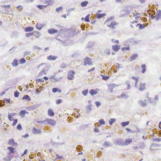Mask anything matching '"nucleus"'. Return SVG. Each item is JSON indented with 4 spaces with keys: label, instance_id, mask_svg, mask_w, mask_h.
<instances>
[{
    "label": "nucleus",
    "instance_id": "nucleus-51",
    "mask_svg": "<svg viewBox=\"0 0 161 161\" xmlns=\"http://www.w3.org/2000/svg\"><path fill=\"white\" fill-rule=\"evenodd\" d=\"M63 9V8L62 7H58V8H56V11L58 12H59L60 11V10H62Z\"/></svg>",
    "mask_w": 161,
    "mask_h": 161
},
{
    "label": "nucleus",
    "instance_id": "nucleus-36",
    "mask_svg": "<svg viewBox=\"0 0 161 161\" xmlns=\"http://www.w3.org/2000/svg\"><path fill=\"white\" fill-rule=\"evenodd\" d=\"M98 123H99L100 125H105V121L103 119H101L99 120L98 121Z\"/></svg>",
    "mask_w": 161,
    "mask_h": 161
},
{
    "label": "nucleus",
    "instance_id": "nucleus-41",
    "mask_svg": "<svg viewBox=\"0 0 161 161\" xmlns=\"http://www.w3.org/2000/svg\"><path fill=\"white\" fill-rule=\"evenodd\" d=\"M46 2L48 3V5H47L48 6L49 5H52L54 2V1L53 0H49L48 1H46Z\"/></svg>",
    "mask_w": 161,
    "mask_h": 161
},
{
    "label": "nucleus",
    "instance_id": "nucleus-23",
    "mask_svg": "<svg viewBox=\"0 0 161 161\" xmlns=\"http://www.w3.org/2000/svg\"><path fill=\"white\" fill-rule=\"evenodd\" d=\"M89 93L92 96H93L94 95L97 94V91L95 90H94L93 89H92L90 90V91L89 92Z\"/></svg>",
    "mask_w": 161,
    "mask_h": 161
},
{
    "label": "nucleus",
    "instance_id": "nucleus-64",
    "mask_svg": "<svg viewBox=\"0 0 161 161\" xmlns=\"http://www.w3.org/2000/svg\"><path fill=\"white\" fill-rule=\"evenodd\" d=\"M8 118L10 120H12V116L10 114H9L8 115Z\"/></svg>",
    "mask_w": 161,
    "mask_h": 161
},
{
    "label": "nucleus",
    "instance_id": "nucleus-13",
    "mask_svg": "<svg viewBox=\"0 0 161 161\" xmlns=\"http://www.w3.org/2000/svg\"><path fill=\"white\" fill-rule=\"evenodd\" d=\"M50 79L53 82H55V81H58L61 80L62 79V77H60L59 78H55L54 76H51L50 78Z\"/></svg>",
    "mask_w": 161,
    "mask_h": 161
},
{
    "label": "nucleus",
    "instance_id": "nucleus-9",
    "mask_svg": "<svg viewBox=\"0 0 161 161\" xmlns=\"http://www.w3.org/2000/svg\"><path fill=\"white\" fill-rule=\"evenodd\" d=\"M45 25V24H42L40 23H38L36 25V28L39 30H41Z\"/></svg>",
    "mask_w": 161,
    "mask_h": 161
},
{
    "label": "nucleus",
    "instance_id": "nucleus-4",
    "mask_svg": "<svg viewBox=\"0 0 161 161\" xmlns=\"http://www.w3.org/2000/svg\"><path fill=\"white\" fill-rule=\"evenodd\" d=\"M152 19H155L156 20L161 19V10H159L157 11L156 15L154 16H151Z\"/></svg>",
    "mask_w": 161,
    "mask_h": 161
},
{
    "label": "nucleus",
    "instance_id": "nucleus-58",
    "mask_svg": "<svg viewBox=\"0 0 161 161\" xmlns=\"http://www.w3.org/2000/svg\"><path fill=\"white\" fill-rule=\"evenodd\" d=\"M132 78L133 79L135 80V81H138L139 78H137V77H136L135 76H133V77H132Z\"/></svg>",
    "mask_w": 161,
    "mask_h": 161
},
{
    "label": "nucleus",
    "instance_id": "nucleus-11",
    "mask_svg": "<svg viewBox=\"0 0 161 161\" xmlns=\"http://www.w3.org/2000/svg\"><path fill=\"white\" fill-rule=\"evenodd\" d=\"M146 84L145 83H141L140 84V86H139V90L140 91H142L146 89Z\"/></svg>",
    "mask_w": 161,
    "mask_h": 161
},
{
    "label": "nucleus",
    "instance_id": "nucleus-40",
    "mask_svg": "<svg viewBox=\"0 0 161 161\" xmlns=\"http://www.w3.org/2000/svg\"><path fill=\"white\" fill-rule=\"evenodd\" d=\"M19 61L20 62V64H24L26 62V60L24 58H22L21 59L19 60Z\"/></svg>",
    "mask_w": 161,
    "mask_h": 161
},
{
    "label": "nucleus",
    "instance_id": "nucleus-60",
    "mask_svg": "<svg viewBox=\"0 0 161 161\" xmlns=\"http://www.w3.org/2000/svg\"><path fill=\"white\" fill-rule=\"evenodd\" d=\"M58 89L56 88H54L52 89V91L53 93H55L57 92Z\"/></svg>",
    "mask_w": 161,
    "mask_h": 161
},
{
    "label": "nucleus",
    "instance_id": "nucleus-26",
    "mask_svg": "<svg viewBox=\"0 0 161 161\" xmlns=\"http://www.w3.org/2000/svg\"><path fill=\"white\" fill-rule=\"evenodd\" d=\"M8 144L10 145H14L15 144H17L14 142V140L13 139H10L9 140L8 142Z\"/></svg>",
    "mask_w": 161,
    "mask_h": 161
},
{
    "label": "nucleus",
    "instance_id": "nucleus-54",
    "mask_svg": "<svg viewBox=\"0 0 161 161\" xmlns=\"http://www.w3.org/2000/svg\"><path fill=\"white\" fill-rule=\"evenodd\" d=\"M111 41L115 43H119V41L118 40H115L114 39H112L111 40Z\"/></svg>",
    "mask_w": 161,
    "mask_h": 161
},
{
    "label": "nucleus",
    "instance_id": "nucleus-63",
    "mask_svg": "<svg viewBox=\"0 0 161 161\" xmlns=\"http://www.w3.org/2000/svg\"><path fill=\"white\" fill-rule=\"evenodd\" d=\"M126 130L128 131H129L130 133H133L135 131H131L128 128H126Z\"/></svg>",
    "mask_w": 161,
    "mask_h": 161
},
{
    "label": "nucleus",
    "instance_id": "nucleus-27",
    "mask_svg": "<svg viewBox=\"0 0 161 161\" xmlns=\"http://www.w3.org/2000/svg\"><path fill=\"white\" fill-rule=\"evenodd\" d=\"M116 120L114 118H110L109 119V123L110 125H112V124L114 123Z\"/></svg>",
    "mask_w": 161,
    "mask_h": 161
},
{
    "label": "nucleus",
    "instance_id": "nucleus-39",
    "mask_svg": "<svg viewBox=\"0 0 161 161\" xmlns=\"http://www.w3.org/2000/svg\"><path fill=\"white\" fill-rule=\"evenodd\" d=\"M94 44V42H89L87 46L88 47H92Z\"/></svg>",
    "mask_w": 161,
    "mask_h": 161
},
{
    "label": "nucleus",
    "instance_id": "nucleus-12",
    "mask_svg": "<svg viewBox=\"0 0 161 161\" xmlns=\"http://www.w3.org/2000/svg\"><path fill=\"white\" fill-rule=\"evenodd\" d=\"M112 49L115 52H117L120 48V46L118 45H115L112 47Z\"/></svg>",
    "mask_w": 161,
    "mask_h": 161
},
{
    "label": "nucleus",
    "instance_id": "nucleus-29",
    "mask_svg": "<svg viewBox=\"0 0 161 161\" xmlns=\"http://www.w3.org/2000/svg\"><path fill=\"white\" fill-rule=\"evenodd\" d=\"M130 81L128 80H126L125 82V84L127 85V89L129 90L130 89Z\"/></svg>",
    "mask_w": 161,
    "mask_h": 161
},
{
    "label": "nucleus",
    "instance_id": "nucleus-43",
    "mask_svg": "<svg viewBox=\"0 0 161 161\" xmlns=\"http://www.w3.org/2000/svg\"><path fill=\"white\" fill-rule=\"evenodd\" d=\"M114 19V17H111L110 18V19H108L106 21V22L107 23H110V22H111V20H113Z\"/></svg>",
    "mask_w": 161,
    "mask_h": 161
},
{
    "label": "nucleus",
    "instance_id": "nucleus-1",
    "mask_svg": "<svg viewBox=\"0 0 161 161\" xmlns=\"http://www.w3.org/2000/svg\"><path fill=\"white\" fill-rule=\"evenodd\" d=\"M39 123H43L44 124H49L52 126H54L56 124V121L52 119H46L44 121H39Z\"/></svg>",
    "mask_w": 161,
    "mask_h": 161
},
{
    "label": "nucleus",
    "instance_id": "nucleus-17",
    "mask_svg": "<svg viewBox=\"0 0 161 161\" xmlns=\"http://www.w3.org/2000/svg\"><path fill=\"white\" fill-rule=\"evenodd\" d=\"M41 130L39 129H36L35 127L33 128L32 133L33 134H36L41 133Z\"/></svg>",
    "mask_w": 161,
    "mask_h": 161
},
{
    "label": "nucleus",
    "instance_id": "nucleus-44",
    "mask_svg": "<svg viewBox=\"0 0 161 161\" xmlns=\"http://www.w3.org/2000/svg\"><path fill=\"white\" fill-rule=\"evenodd\" d=\"M8 149L9 150V151L12 153H13L14 152V148H12L11 147H8Z\"/></svg>",
    "mask_w": 161,
    "mask_h": 161
},
{
    "label": "nucleus",
    "instance_id": "nucleus-24",
    "mask_svg": "<svg viewBox=\"0 0 161 161\" xmlns=\"http://www.w3.org/2000/svg\"><path fill=\"white\" fill-rule=\"evenodd\" d=\"M104 145L106 147H108L111 146L112 144L111 143L109 142L105 141L104 143Z\"/></svg>",
    "mask_w": 161,
    "mask_h": 161
},
{
    "label": "nucleus",
    "instance_id": "nucleus-15",
    "mask_svg": "<svg viewBox=\"0 0 161 161\" xmlns=\"http://www.w3.org/2000/svg\"><path fill=\"white\" fill-rule=\"evenodd\" d=\"M47 71L44 68H43L42 70L41 71L39 74L40 76H42L43 75H45L47 74Z\"/></svg>",
    "mask_w": 161,
    "mask_h": 161
},
{
    "label": "nucleus",
    "instance_id": "nucleus-25",
    "mask_svg": "<svg viewBox=\"0 0 161 161\" xmlns=\"http://www.w3.org/2000/svg\"><path fill=\"white\" fill-rule=\"evenodd\" d=\"M142 68V73H144L146 70V66L145 64H142L141 65Z\"/></svg>",
    "mask_w": 161,
    "mask_h": 161
},
{
    "label": "nucleus",
    "instance_id": "nucleus-6",
    "mask_svg": "<svg viewBox=\"0 0 161 161\" xmlns=\"http://www.w3.org/2000/svg\"><path fill=\"white\" fill-rule=\"evenodd\" d=\"M75 74V72L73 70H71L68 72L67 76L68 79L70 80H73L74 78V75Z\"/></svg>",
    "mask_w": 161,
    "mask_h": 161
},
{
    "label": "nucleus",
    "instance_id": "nucleus-2",
    "mask_svg": "<svg viewBox=\"0 0 161 161\" xmlns=\"http://www.w3.org/2000/svg\"><path fill=\"white\" fill-rule=\"evenodd\" d=\"M114 143L115 145H118L119 146H124L125 145V142L124 140L120 139H115L114 141Z\"/></svg>",
    "mask_w": 161,
    "mask_h": 161
},
{
    "label": "nucleus",
    "instance_id": "nucleus-50",
    "mask_svg": "<svg viewBox=\"0 0 161 161\" xmlns=\"http://www.w3.org/2000/svg\"><path fill=\"white\" fill-rule=\"evenodd\" d=\"M22 127L21 125L20 124H19L17 126V129L19 130H20L22 129Z\"/></svg>",
    "mask_w": 161,
    "mask_h": 161
},
{
    "label": "nucleus",
    "instance_id": "nucleus-3",
    "mask_svg": "<svg viewBox=\"0 0 161 161\" xmlns=\"http://www.w3.org/2000/svg\"><path fill=\"white\" fill-rule=\"evenodd\" d=\"M1 7L5 8L4 10L3 11H2V12L3 14H8L9 12V9L10 7V5H1Z\"/></svg>",
    "mask_w": 161,
    "mask_h": 161
},
{
    "label": "nucleus",
    "instance_id": "nucleus-33",
    "mask_svg": "<svg viewBox=\"0 0 161 161\" xmlns=\"http://www.w3.org/2000/svg\"><path fill=\"white\" fill-rule=\"evenodd\" d=\"M23 99H26L28 100V101H30L31 100V99L30 97H29V96L28 95H25L23 96L22 97Z\"/></svg>",
    "mask_w": 161,
    "mask_h": 161
},
{
    "label": "nucleus",
    "instance_id": "nucleus-38",
    "mask_svg": "<svg viewBox=\"0 0 161 161\" xmlns=\"http://www.w3.org/2000/svg\"><path fill=\"white\" fill-rule=\"evenodd\" d=\"M88 90L86 89V90H84L82 92V94L85 96H86L87 95V93H88Z\"/></svg>",
    "mask_w": 161,
    "mask_h": 161
},
{
    "label": "nucleus",
    "instance_id": "nucleus-21",
    "mask_svg": "<svg viewBox=\"0 0 161 161\" xmlns=\"http://www.w3.org/2000/svg\"><path fill=\"white\" fill-rule=\"evenodd\" d=\"M92 110L91 106L89 105H88L86 107V113H89Z\"/></svg>",
    "mask_w": 161,
    "mask_h": 161
},
{
    "label": "nucleus",
    "instance_id": "nucleus-59",
    "mask_svg": "<svg viewBox=\"0 0 161 161\" xmlns=\"http://www.w3.org/2000/svg\"><path fill=\"white\" fill-rule=\"evenodd\" d=\"M17 122H18L17 119H15L14 120L13 123V125L14 126L15 125H16V124L17 123Z\"/></svg>",
    "mask_w": 161,
    "mask_h": 161
},
{
    "label": "nucleus",
    "instance_id": "nucleus-56",
    "mask_svg": "<svg viewBox=\"0 0 161 161\" xmlns=\"http://www.w3.org/2000/svg\"><path fill=\"white\" fill-rule=\"evenodd\" d=\"M32 35L33 33H27L26 34L25 36L27 37H29L31 36H32Z\"/></svg>",
    "mask_w": 161,
    "mask_h": 161
},
{
    "label": "nucleus",
    "instance_id": "nucleus-47",
    "mask_svg": "<svg viewBox=\"0 0 161 161\" xmlns=\"http://www.w3.org/2000/svg\"><path fill=\"white\" fill-rule=\"evenodd\" d=\"M129 49H130V47L129 46H128L126 47H122L121 48V50L123 51H124L126 50H129Z\"/></svg>",
    "mask_w": 161,
    "mask_h": 161
},
{
    "label": "nucleus",
    "instance_id": "nucleus-46",
    "mask_svg": "<svg viewBox=\"0 0 161 161\" xmlns=\"http://www.w3.org/2000/svg\"><path fill=\"white\" fill-rule=\"evenodd\" d=\"M102 76V79L104 80H107L109 78V77L108 76H104L103 75H101Z\"/></svg>",
    "mask_w": 161,
    "mask_h": 161
},
{
    "label": "nucleus",
    "instance_id": "nucleus-52",
    "mask_svg": "<svg viewBox=\"0 0 161 161\" xmlns=\"http://www.w3.org/2000/svg\"><path fill=\"white\" fill-rule=\"evenodd\" d=\"M140 148H143L145 146V145L144 143L141 142L140 143Z\"/></svg>",
    "mask_w": 161,
    "mask_h": 161
},
{
    "label": "nucleus",
    "instance_id": "nucleus-53",
    "mask_svg": "<svg viewBox=\"0 0 161 161\" xmlns=\"http://www.w3.org/2000/svg\"><path fill=\"white\" fill-rule=\"evenodd\" d=\"M31 53L29 51H26L25 52V53H24V56H25L27 55H30V54Z\"/></svg>",
    "mask_w": 161,
    "mask_h": 161
},
{
    "label": "nucleus",
    "instance_id": "nucleus-18",
    "mask_svg": "<svg viewBox=\"0 0 161 161\" xmlns=\"http://www.w3.org/2000/svg\"><path fill=\"white\" fill-rule=\"evenodd\" d=\"M57 58L58 57L57 56L50 55L47 57V59L49 60H56Z\"/></svg>",
    "mask_w": 161,
    "mask_h": 161
},
{
    "label": "nucleus",
    "instance_id": "nucleus-30",
    "mask_svg": "<svg viewBox=\"0 0 161 161\" xmlns=\"http://www.w3.org/2000/svg\"><path fill=\"white\" fill-rule=\"evenodd\" d=\"M20 115L22 117H24L25 116V110H21L19 113Z\"/></svg>",
    "mask_w": 161,
    "mask_h": 161
},
{
    "label": "nucleus",
    "instance_id": "nucleus-5",
    "mask_svg": "<svg viewBox=\"0 0 161 161\" xmlns=\"http://www.w3.org/2000/svg\"><path fill=\"white\" fill-rule=\"evenodd\" d=\"M84 65L86 66V65L88 64L89 65H92V63L91 59L88 57H86L84 58Z\"/></svg>",
    "mask_w": 161,
    "mask_h": 161
},
{
    "label": "nucleus",
    "instance_id": "nucleus-57",
    "mask_svg": "<svg viewBox=\"0 0 161 161\" xmlns=\"http://www.w3.org/2000/svg\"><path fill=\"white\" fill-rule=\"evenodd\" d=\"M22 8L23 7L21 6H19L17 7V9H18L19 11H20L21 10H22Z\"/></svg>",
    "mask_w": 161,
    "mask_h": 161
},
{
    "label": "nucleus",
    "instance_id": "nucleus-22",
    "mask_svg": "<svg viewBox=\"0 0 161 161\" xmlns=\"http://www.w3.org/2000/svg\"><path fill=\"white\" fill-rule=\"evenodd\" d=\"M88 3V1H84L81 3L80 5L82 7H83L86 6Z\"/></svg>",
    "mask_w": 161,
    "mask_h": 161
},
{
    "label": "nucleus",
    "instance_id": "nucleus-28",
    "mask_svg": "<svg viewBox=\"0 0 161 161\" xmlns=\"http://www.w3.org/2000/svg\"><path fill=\"white\" fill-rule=\"evenodd\" d=\"M129 124V121H127L126 122H122L121 123V126L124 127L128 125Z\"/></svg>",
    "mask_w": 161,
    "mask_h": 161
},
{
    "label": "nucleus",
    "instance_id": "nucleus-34",
    "mask_svg": "<svg viewBox=\"0 0 161 161\" xmlns=\"http://www.w3.org/2000/svg\"><path fill=\"white\" fill-rule=\"evenodd\" d=\"M128 97V95L127 94H126L125 93L121 94L120 95V97L121 98H127Z\"/></svg>",
    "mask_w": 161,
    "mask_h": 161
},
{
    "label": "nucleus",
    "instance_id": "nucleus-55",
    "mask_svg": "<svg viewBox=\"0 0 161 161\" xmlns=\"http://www.w3.org/2000/svg\"><path fill=\"white\" fill-rule=\"evenodd\" d=\"M95 103L97 107V108L101 105V103L99 102H95Z\"/></svg>",
    "mask_w": 161,
    "mask_h": 161
},
{
    "label": "nucleus",
    "instance_id": "nucleus-10",
    "mask_svg": "<svg viewBox=\"0 0 161 161\" xmlns=\"http://www.w3.org/2000/svg\"><path fill=\"white\" fill-rule=\"evenodd\" d=\"M138 57V54L136 53L132 54L130 58L129 61H133L137 58Z\"/></svg>",
    "mask_w": 161,
    "mask_h": 161
},
{
    "label": "nucleus",
    "instance_id": "nucleus-42",
    "mask_svg": "<svg viewBox=\"0 0 161 161\" xmlns=\"http://www.w3.org/2000/svg\"><path fill=\"white\" fill-rule=\"evenodd\" d=\"M139 26V28L140 29H144V27L143 26V25H142L141 24H138L136 25V27H137V26Z\"/></svg>",
    "mask_w": 161,
    "mask_h": 161
},
{
    "label": "nucleus",
    "instance_id": "nucleus-7",
    "mask_svg": "<svg viewBox=\"0 0 161 161\" xmlns=\"http://www.w3.org/2000/svg\"><path fill=\"white\" fill-rule=\"evenodd\" d=\"M108 27H110L113 29H114L115 28V26L117 25V23L115 21H111L110 23H107Z\"/></svg>",
    "mask_w": 161,
    "mask_h": 161
},
{
    "label": "nucleus",
    "instance_id": "nucleus-62",
    "mask_svg": "<svg viewBox=\"0 0 161 161\" xmlns=\"http://www.w3.org/2000/svg\"><path fill=\"white\" fill-rule=\"evenodd\" d=\"M94 131L95 132H99V130L97 127H95L94 128Z\"/></svg>",
    "mask_w": 161,
    "mask_h": 161
},
{
    "label": "nucleus",
    "instance_id": "nucleus-8",
    "mask_svg": "<svg viewBox=\"0 0 161 161\" xmlns=\"http://www.w3.org/2000/svg\"><path fill=\"white\" fill-rule=\"evenodd\" d=\"M138 103L139 105L143 107H146L147 105V100L146 99L144 100H139L138 101Z\"/></svg>",
    "mask_w": 161,
    "mask_h": 161
},
{
    "label": "nucleus",
    "instance_id": "nucleus-37",
    "mask_svg": "<svg viewBox=\"0 0 161 161\" xmlns=\"http://www.w3.org/2000/svg\"><path fill=\"white\" fill-rule=\"evenodd\" d=\"M82 147L80 145H78L76 147V150L78 152H80L82 149Z\"/></svg>",
    "mask_w": 161,
    "mask_h": 161
},
{
    "label": "nucleus",
    "instance_id": "nucleus-45",
    "mask_svg": "<svg viewBox=\"0 0 161 161\" xmlns=\"http://www.w3.org/2000/svg\"><path fill=\"white\" fill-rule=\"evenodd\" d=\"M90 16V14H88L85 17V21H86L87 22H89V17Z\"/></svg>",
    "mask_w": 161,
    "mask_h": 161
},
{
    "label": "nucleus",
    "instance_id": "nucleus-49",
    "mask_svg": "<svg viewBox=\"0 0 161 161\" xmlns=\"http://www.w3.org/2000/svg\"><path fill=\"white\" fill-rule=\"evenodd\" d=\"M62 100L61 99H59L56 100V103L57 104H59L61 103L62 102Z\"/></svg>",
    "mask_w": 161,
    "mask_h": 161
},
{
    "label": "nucleus",
    "instance_id": "nucleus-48",
    "mask_svg": "<svg viewBox=\"0 0 161 161\" xmlns=\"http://www.w3.org/2000/svg\"><path fill=\"white\" fill-rule=\"evenodd\" d=\"M19 92L15 91L14 92V96L15 97H18L19 95Z\"/></svg>",
    "mask_w": 161,
    "mask_h": 161
},
{
    "label": "nucleus",
    "instance_id": "nucleus-31",
    "mask_svg": "<svg viewBox=\"0 0 161 161\" xmlns=\"http://www.w3.org/2000/svg\"><path fill=\"white\" fill-rule=\"evenodd\" d=\"M47 6L45 5H39L37 6V7L40 9H43V8L47 7Z\"/></svg>",
    "mask_w": 161,
    "mask_h": 161
},
{
    "label": "nucleus",
    "instance_id": "nucleus-19",
    "mask_svg": "<svg viewBox=\"0 0 161 161\" xmlns=\"http://www.w3.org/2000/svg\"><path fill=\"white\" fill-rule=\"evenodd\" d=\"M12 65L13 67L17 66L18 65L17 60L16 59H14L12 63Z\"/></svg>",
    "mask_w": 161,
    "mask_h": 161
},
{
    "label": "nucleus",
    "instance_id": "nucleus-35",
    "mask_svg": "<svg viewBox=\"0 0 161 161\" xmlns=\"http://www.w3.org/2000/svg\"><path fill=\"white\" fill-rule=\"evenodd\" d=\"M106 15L105 14H97V18L98 19H100L102 18L103 16Z\"/></svg>",
    "mask_w": 161,
    "mask_h": 161
},
{
    "label": "nucleus",
    "instance_id": "nucleus-61",
    "mask_svg": "<svg viewBox=\"0 0 161 161\" xmlns=\"http://www.w3.org/2000/svg\"><path fill=\"white\" fill-rule=\"evenodd\" d=\"M4 102H6L8 103H9L10 102V99L5 98L4 99Z\"/></svg>",
    "mask_w": 161,
    "mask_h": 161
},
{
    "label": "nucleus",
    "instance_id": "nucleus-16",
    "mask_svg": "<svg viewBox=\"0 0 161 161\" xmlns=\"http://www.w3.org/2000/svg\"><path fill=\"white\" fill-rule=\"evenodd\" d=\"M47 113L48 115L50 116H53L54 115V113L53 110L51 108H50L48 110Z\"/></svg>",
    "mask_w": 161,
    "mask_h": 161
},
{
    "label": "nucleus",
    "instance_id": "nucleus-32",
    "mask_svg": "<svg viewBox=\"0 0 161 161\" xmlns=\"http://www.w3.org/2000/svg\"><path fill=\"white\" fill-rule=\"evenodd\" d=\"M132 140L131 139H127L125 140V145H128L130 143L132 142Z\"/></svg>",
    "mask_w": 161,
    "mask_h": 161
},
{
    "label": "nucleus",
    "instance_id": "nucleus-14",
    "mask_svg": "<svg viewBox=\"0 0 161 161\" xmlns=\"http://www.w3.org/2000/svg\"><path fill=\"white\" fill-rule=\"evenodd\" d=\"M58 30L53 29H49L48 30V32L50 34H54L57 33Z\"/></svg>",
    "mask_w": 161,
    "mask_h": 161
},
{
    "label": "nucleus",
    "instance_id": "nucleus-20",
    "mask_svg": "<svg viewBox=\"0 0 161 161\" xmlns=\"http://www.w3.org/2000/svg\"><path fill=\"white\" fill-rule=\"evenodd\" d=\"M34 30V28L32 27H26L25 31L26 32H30Z\"/></svg>",
    "mask_w": 161,
    "mask_h": 161
}]
</instances>
